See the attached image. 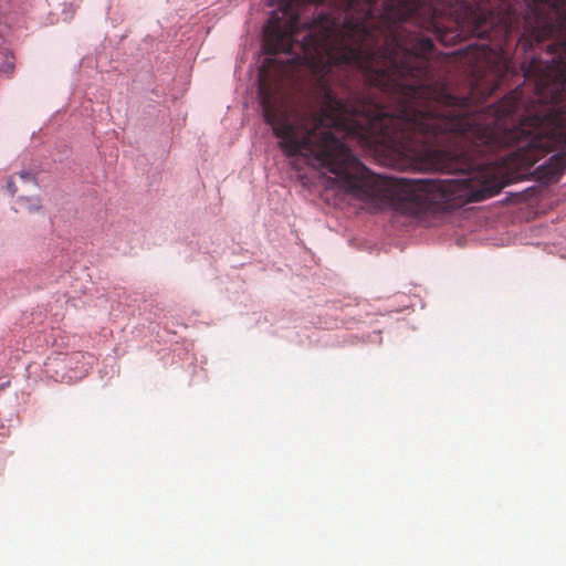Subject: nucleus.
I'll return each mask as SVG.
<instances>
[{
    "instance_id": "3",
    "label": "nucleus",
    "mask_w": 566,
    "mask_h": 566,
    "mask_svg": "<svg viewBox=\"0 0 566 566\" xmlns=\"http://www.w3.org/2000/svg\"><path fill=\"white\" fill-rule=\"evenodd\" d=\"M429 99L469 125L481 158L501 148L538 177L566 170V0H343Z\"/></svg>"
},
{
    "instance_id": "1",
    "label": "nucleus",
    "mask_w": 566,
    "mask_h": 566,
    "mask_svg": "<svg viewBox=\"0 0 566 566\" xmlns=\"http://www.w3.org/2000/svg\"><path fill=\"white\" fill-rule=\"evenodd\" d=\"M326 0H276L264 25L270 55L259 72L264 122L289 158L331 172L352 197L395 199L403 214L460 208L505 186L504 157L481 158L463 138L468 123L429 101L345 9L305 12Z\"/></svg>"
},
{
    "instance_id": "6",
    "label": "nucleus",
    "mask_w": 566,
    "mask_h": 566,
    "mask_svg": "<svg viewBox=\"0 0 566 566\" xmlns=\"http://www.w3.org/2000/svg\"><path fill=\"white\" fill-rule=\"evenodd\" d=\"M13 69V64L12 63H8V70H12Z\"/></svg>"
},
{
    "instance_id": "2",
    "label": "nucleus",
    "mask_w": 566,
    "mask_h": 566,
    "mask_svg": "<svg viewBox=\"0 0 566 566\" xmlns=\"http://www.w3.org/2000/svg\"><path fill=\"white\" fill-rule=\"evenodd\" d=\"M429 99L469 125L481 158L501 148L538 177L566 170V0H343Z\"/></svg>"
},
{
    "instance_id": "5",
    "label": "nucleus",
    "mask_w": 566,
    "mask_h": 566,
    "mask_svg": "<svg viewBox=\"0 0 566 566\" xmlns=\"http://www.w3.org/2000/svg\"><path fill=\"white\" fill-rule=\"evenodd\" d=\"M20 178L24 179V180H28L30 178V174L29 172H25V171H22L20 174Z\"/></svg>"
},
{
    "instance_id": "4",
    "label": "nucleus",
    "mask_w": 566,
    "mask_h": 566,
    "mask_svg": "<svg viewBox=\"0 0 566 566\" xmlns=\"http://www.w3.org/2000/svg\"><path fill=\"white\" fill-rule=\"evenodd\" d=\"M8 190L10 191V193L13 196L15 192H17V187H15V184L12 181V180H9L8 181Z\"/></svg>"
}]
</instances>
